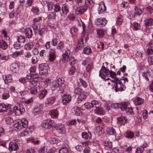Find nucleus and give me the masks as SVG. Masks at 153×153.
Instances as JSON below:
<instances>
[{"label": "nucleus", "mask_w": 153, "mask_h": 153, "mask_svg": "<svg viewBox=\"0 0 153 153\" xmlns=\"http://www.w3.org/2000/svg\"><path fill=\"white\" fill-rule=\"evenodd\" d=\"M64 82V81L60 78L53 81L52 83V90H54L56 88H58L59 90V92L60 93H63L65 88Z\"/></svg>", "instance_id": "f257e3e1"}, {"label": "nucleus", "mask_w": 153, "mask_h": 153, "mask_svg": "<svg viewBox=\"0 0 153 153\" xmlns=\"http://www.w3.org/2000/svg\"><path fill=\"white\" fill-rule=\"evenodd\" d=\"M28 121L25 118L21 120L19 119L15 121L14 124V127L20 129L22 128H26L28 126Z\"/></svg>", "instance_id": "f03ea898"}, {"label": "nucleus", "mask_w": 153, "mask_h": 153, "mask_svg": "<svg viewBox=\"0 0 153 153\" xmlns=\"http://www.w3.org/2000/svg\"><path fill=\"white\" fill-rule=\"evenodd\" d=\"M29 85L30 87L29 90L30 93L32 94H36L40 88L39 85H37V82L33 80H31Z\"/></svg>", "instance_id": "7ed1b4c3"}, {"label": "nucleus", "mask_w": 153, "mask_h": 153, "mask_svg": "<svg viewBox=\"0 0 153 153\" xmlns=\"http://www.w3.org/2000/svg\"><path fill=\"white\" fill-rule=\"evenodd\" d=\"M42 127L45 128H50L52 127H56L55 123L51 120H44L42 124Z\"/></svg>", "instance_id": "20e7f679"}, {"label": "nucleus", "mask_w": 153, "mask_h": 153, "mask_svg": "<svg viewBox=\"0 0 153 153\" xmlns=\"http://www.w3.org/2000/svg\"><path fill=\"white\" fill-rule=\"evenodd\" d=\"M48 69V65L46 64H41L39 65V70L40 75H44L47 73Z\"/></svg>", "instance_id": "39448f33"}, {"label": "nucleus", "mask_w": 153, "mask_h": 153, "mask_svg": "<svg viewBox=\"0 0 153 153\" xmlns=\"http://www.w3.org/2000/svg\"><path fill=\"white\" fill-rule=\"evenodd\" d=\"M111 71L106 69L105 67L103 66L101 68V70L99 71V76L101 77V78H103V76H107L109 75L110 76L111 74Z\"/></svg>", "instance_id": "423d86ee"}, {"label": "nucleus", "mask_w": 153, "mask_h": 153, "mask_svg": "<svg viewBox=\"0 0 153 153\" xmlns=\"http://www.w3.org/2000/svg\"><path fill=\"white\" fill-rule=\"evenodd\" d=\"M14 109L16 114L18 115L22 114L25 111L23 106L21 104H18L14 107Z\"/></svg>", "instance_id": "0eeeda50"}, {"label": "nucleus", "mask_w": 153, "mask_h": 153, "mask_svg": "<svg viewBox=\"0 0 153 153\" xmlns=\"http://www.w3.org/2000/svg\"><path fill=\"white\" fill-rule=\"evenodd\" d=\"M113 85L114 87L115 88V90L116 92L124 91L126 88L120 79L115 84H114Z\"/></svg>", "instance_id": "6e6552de"}, {"label": "nucleus", "mask_w": 153, "mask_h": 153, "mask_svg": "<svg viewBox=\"0 0 153 153\" xmlns=\"http://www.w3.org/2000/svg\"><path fill=\"white\" fill-rule=\"evenodd\" d=\"M56 96H51L47 98L45 102V104L46 106H50L53 104L56 99Z\"/></svg>", "instance_id": "1a4fd4ad"}, {"label": "nucleus", "mask_w": 153, "mask_h": 153, "mask_svg": "<svg viewBox=\"0 0 153 153\" xmlns=\"http://www.w3.org/2000/svg\"><path fill=\"white\" fill-rule=\"evenodd\" d=\"M71 100V97L69 94H65L62 97V102L63 105L69 103Z\"/></svg>", "instance_id": "9d476101"}, {"label": "nucleus", "mask_w": 153, "mask_h": 153, "mask_svg": "<svg viewBox=\"0 0 153 153\" xmlns=\"http://www.w3.org/2000/svg\"><path fill=\"white\" fill-rule=\"evenodd\" d=\"M10 69L13 72L16 73H18L19 70V65L15 63H13L10 65Z\"/></svg>", "instance_id": "9b49d317"}, {"label": "nucleus", "mask_w": 153, "mask_h": 153, "mask_svg": "<svg viewBox=\"0 0 153 153\" xmlns=\"http://www.w3.org/2000/svg\"><path fill=\"white\" fill-rule=\"evenodd\" d=\"M19 146L15 141L10 142L9 144V149L10 151H16L19 149Z\"/></svg>", "instance_id": "f8f14e48"}, {"label": "nucleus", "mask_w": 153, "mask_h": 153, "mask_svg": "<svg viewBox=\"0 0 153 153\" xmlns=\"http://www.w3.org/2000/svg\"><path fill=\"white\" fill-rule=\"evenodd\" d=\"M99 6L98 9L99 14L102 13L106 10V7L104 3L102 1L100 2L99 4Z\"/></svg>", "instance_id": "ddd939ff"}, {"label": "nucleus", "mask_w": 153, "mask_h": 153, "mask_svg": "<svg viewBox=\"0 0 153 153\" xmlns=\"http://www.w3.org/2000/svg\"><path fill=\"white\" fill-rule=\"evenodd\" d=\"M71 51L68 50H67L62 54V61L63 63L68 62L69 56L70 55Z\"/></svg>", "instance_id": "4468645a"}, {"label": "nucleus", "mask_w": 153, "mask_h": 153, "mask_svg": "<svg viewBox=\"0 0 153 153\" xmlns=\"http://www.w3.org/2000/svg\"><path fill=\"white\" fill-rule=\"evenodd\" d=\"M129 103L127 102H123L121 103H117L116 105L118 108H120L122 111H124L127 108Z\"/></svg>", "instance_id": "2eb2a0df"}, {"label": "nucleus", "mask_w": 153, "mask_h": 153, "mask_svg": "<svg viewBox=\"0 0 153 153\" xmlns=\"http://www.w3.org/2000/svg\"><path fill=\"white\" fill-rule=\"evenodd\" d=\"M86 6H82L78 7L75 10L76 13L77 14H81L83 13L87 10Z\"/></svg>", "instance_id": "dca6fc26"}, {"label": "nucleus", "mask_w": 153, "mask_h": 153, "mask_svg": "<svg viewBox=\"0 0 153 153\" xmlns=\"http://www.w3.org/2000/svg\"><path fill=\"white\" fill-rule=\"evenodd\" d=\"M107 22L105 19L98 18L95 21V23L97 25H101L102 27L106 24Z\"/></svg>", "instance_id": "f3484780"}, {"label": "nucleus", "mask_w": 153, "mask_h": 153, "mask_svg": "<svg viewBox=\"0 0 153 153\" xmlns=\"http://www.w3.org/2000/svg\"><path fill=\"white\" fill-rule=\"evenodd\" d=\"M2 78L5 84H8L11 82L12 80V75L8 74L6 76H3Z\"/></svg>", "instance_id": "a211bd4d"}, {"label": "nucleus", "mask_w": 153, "mask_h": 153, "mask_svg": "<svg viewBox=\"0 0 153 153\" xmlns=\"http://www.w3.org/2000/svg\"><path fill=\"white\" fill-rule=\"evenodd\" d=\"M49 114L51 117L56 118L59 115V112L57 109H54L50 111Z\"/></svg>", "instance_id": "6ab92c4d"}, {"label": "nucleus", "mask_w": 153, "mask_h": 153, "mask_svg": "<svg viewBox=\"0 0 153 153\" xmlns=\"http://www.w3.org/2000/svg\"><path fill=\"white\" fill-rule=\"evenodd\" d=\"M25 33L26 37L27 38H30L32 36V31L30 28H26L25 30Z\"/></svg>", "instance_id": "aec40b11"}, {"label": "nucleus", "mask_w": 153, "mask_h": 153, "mask_svg": "<svg viewBox=\"0 0 153 153\" xmlns=\"http://www.w3.org/2000/svg\"><path fill=\"white\" fill-rule=\"evenodd\" d=\"M20 12V11L18 10V8H16L15 10L12 11L9 13V17L12 18L16 17Z\"/></svg>", "instance_id": "412c9836"}, {"label": "nucleus", "mask_w": 153, "mask_h": 153, "mask_svg": "<svg viewBox=\"0 0 153 153\" xmlns=\"http://www.w3.org/2000/svg\"><path fill=\"white\" fill-rule=\"evenodd\" d=\"M106 131L107 134L109 135H114L116 133L115 129L112 127H107Z\"/></svg>", "instance_id": "4be33fe9"}, {"label": "nucleus", "mask_w": 153, "mask_h": 153, "mask_svg": "<svg viewBox=\"0 0 153 153\" xmlns=\"http://www.w3.org/2000/svg\"><path fill=\"white\" fill-rule=\"evenodd\" d=\"M63 13V16L66 15L68 13V6L66 4H63L62 9Z\"/></svg>", "instance_id": "5701e85b"}, {"label": "nucleus", "mask_w": 153, "mask_h": 153, "mask_svg": "<svg viewBox=\"0 0 153 153\" xmlns=\"http://www.w3.org/2000/svg\"><path fill=\"white\" fill-rule=\"evenodd\" d=\"M148 144L146 143H144L143 145L140 146V147H138L136 150V153H142L144 150V148L147 147Z\"/></svg>", "instance_id": "b1692460"}, {"label": "nucleus", "mask_w": 153, "mask_h": 153, "mask_svg": "<svg viewBox=\"0 0 153 153\" xmlns=\"http://www.w3.org/2000/svg\"><path fill=\"white\" fill-rule=\"evenodd\" d=\"M126 117H118L117 123L121 125H124L126 122Z\"/></svg>", "instance_id": "393cba45"}, {"label": "nucleus", "mask_w": 153, "mask_h": 153, "mask_svg": "<svg viewBox=\"0 0 153 153\" xmlns=\"http://www.w3.org/2000/svg\"><path fill=\"white\" fill-rule=\"evenodd\" d=\"M42 105L39 103H37L33 109V112L34 113H38L42 111Z\"/></svg>", "instance_id": "a878e982"}, {"label": "nucleus", "mask_w": 153, "mask_h": 153, "mask_svg": "<svg viewBox=\"0 0 153 153\" xmlns=\"http://www.w3.org/2000/svg\"><path fill=\"white\" fill-rule=\"evenodd\" d=\"M72 112L76 115H80L81 114L80 108L79 107H75L73 108Z\"/></svg>", "instance_id": "bb28decb"}, {"label": "nucleus", "mask_w": 153, "mask_h": 153, "mask_svg": "<svg viewBox=\"0 0 153 153\" xmlns=\"http://www.w3.org/2000/svg\"><path fill=\"white\" fill-rule=\"evenodd\" d=\"M94 111L95 113L99 115H102L105 113V111L101 108L100 107L95 108Z\"/></svg>", "instance_id": "cd10ccee"}, {"label": "nucleus", "mask_w": 153, "mask_h": 153, "mask_svg": "<svg viewBox=\"0 0 153 153\" xmlns=\"http://www.w3.org/2000/svg\"><path fill=\"white\" fill-rule=\"evenodd\" d=\"M10 108L9 106H7L4 103L0 104V112H5Z\"/></svg>", "instance_id": "c85d7f7f"}, {"label": "nucleus", "mask_w": 153, "mask_h": 153, "mask_svg": "<svg viewBox=\"0 0 153 153\" xmlns=\"http://www.w3.org/2000/svg\"><path fill=\"white\" fill-rule=\"evenodd\" d=\"M91 105H92V108L94 107L96 108L101 106V104L100 102L97 101L93 100L91 101Z\"/></svg>", "instance_id": "c756f323"}, {"label": "nucleus", "mask_w": 153, "mask_h": 153, "mask_svg": "<svg viewBox=\"0 0 153 153\" xmlns=\"http://www.w3.org/2000/svg\"><path fill=\"white\" fill-rule=\"evenodd\" d=\"M48 57L50 61L51 62L54 61L56 57L55 53L53 52H50L49 54Z\"/></svg>", "instance_id": "7c9ffc66"}, {"label": "nucleus", "mask_w": 153, "mask_h": 153, "mask_svg": "<svg viewBox=\"0 0 153 153\" xmlns=\"http://www.w3.org/2000/svg\"><path fill=\"white\" fill-rule=\"evenodd\" d=\"M144 100L142 99L137 97L134 101L135 104L136 105H140L142 104Z\"/></svg>", "instance_id": "2f4dec72"}, {"label": "nucleus", "mask_w": 153, "mask_h": 153, "mask_svg": "<svg viewBox=\"0 0 153 153\" xmlns=\"http://www.w3.org/2000/svg\"><path fill=\"white\" fill-rule=\"evenodd\" d=\"M83 39H81V40L79 41V44L77 45L75 49V51H77L81 49L83 46Z\"/></svg>", "instance_id": "473e14b6"}, {"label": "nucleus", "mask_w": 153, "mask_h": 153, "mask_svg": "<svg viewBox=\"0 0 153 153\" xmlns=\"http://www.w3.org/2000/svg\"><path fill=\"white\" fill-rule=\"evenodd\" d=\"M39 77V76L37 74H29L27 76V79H37Z\"/></svg>", "instance_id": "72a5a7b5"}, {"label": "nucleus", "mask_w": 153, "mask_h": 153, "mask_svg": "<svg viewBox=\"0 0 153 153\" xmlns=\"http://www.w3.org/2000/svg\"><path fill=\"white\" fill-rule=\"evenodd\" d=\"M32 27L33 29L34 30V32L35 33H37L38 32L39 29V28L40 26L38 22H36L35 23H33L32 25Z\"/></svg>", "instance_id": "f704fd0d"}, {"label": "nucleus", "mask_w": 153, "mask_h": 153, "mask_svg": "<svg viewBox=\"0 0 153 153\" xmlns=\"http://www.w3.org/2000/svg\"><path fill=\"white\" fill-rule=\"evenodd\" d=\"M7 45L6 42L3 40H0V48L3 49H6L7 47Z\"/></svg>", "instance_id": "c9c22d12"}, {"label": "nucleus", "mask_w": 153, "mask_h": 153, "mask_svg": "<svg viewBox=\"0 0 153 153\" xmlns=\"http://www.w3.org/2000/svg\"><path fill=\"white\" fill-rule=\"evenodd\" d=\"M134 9L135 10V12L134 15V16H135L136 15H138L140 16L143 13V10L139 8L136 7H135Z\"/></svg>", "instance_id": "e433bc0d"}, {"label": "nucleus", "mask_w": 153, "mask_h": 153, "mask_svg": "<svg viewBox=\"0 0 153 153\" xmlns=\"http://www.w3.org/2000/svg\"><path fill=\"white\" fill-rule=\"evenodd\" d=\"M88 142H85L83 143V145H85V146H86V148L85 149H84L83 150L84 152V153H90V150L91 149L90 148L87 146H88Z\"/></svg>", "instance_id": "4c0bfd02"}, {"label": "nucleus", "mask_w": 153, "mask_h": 153, "mask_svg": "<svg viewBox=\"0 0 153 153\" xmlns=\"http://www.w3.org/2000/svg\"><path fill=\"white\" fill-rule=\"evenodd\" d=\"M47 91L46 90L44 89L39 94V97L40 99H42L46 95Z\"/></svg>", "instance_id": "58836bf2"}, {"label": "nucleus", "mask_w": 153, "mask_h": 153, "mask_svg": "<svg viewBox=\"0 0 153 153\" xmlns=\"http://www.w3.org/2000/svg\"><path fill=\"white\" fill-rule=\"evenodd\" d=\"M124 111L128 114L132 115L134 114L133 109L131 107H127Z\"/></svg>", "instance_id": "ea45409f"}, {"label": "nucleus", "mask_w": 153, "mask_h": 153, "mask_svg": "<svg viewBox=\"0 0 153 153\" xmlns=\"http://www.w3.org/2000/svg\"><path fill=\"white\" fill-rule=\"evenodd\" d=\"M33 46V43L32 42H30L25 44V48L27 50H29L32 48Z\"/></svg>", "instance_id": "a19ab883"}, {"label": "nucleus", "mask_w": 153, "mask_h": 153, "mask_svg": "<svg viewBox=\"0 0 153 153\" xmlns=\"http://www.w3.org/2000/svg\"><path fill=\"white\" fill-rule=\"evenodd\" d=\"M87 96L86 93L82 92L78 96V99L80 101H82L86 99Z\"/></svg>", "instance_id": "79ce46f5"}, {"label": "nucleus", "mask_w": 153, "mask_h": 153, "mask_svg": "<svg viewBox=\"0 0 153 153\" xmlns=\"http://www.w3.org/2000/svg\"><path fill=\"white\" fill-rule=\"evenodd\" d=\"M153 23V19L151 18H148L146 20V22L145 23L146 26L151 25H152Z\"/></svg>", "instance_id": "37998d69"}, {"label": "nucleus", "mask_w": 153, "mask_h": 153, "mask_svg": "<svg viewBox=\"0 0 153 153\" xmlns=\"http://www.w3.org/2000/svg\"><path fill=\"white\" fill-rule=\"evenodd\" d=\"M27 141H30L34 144H38L40 141L39 140H35V139L34 138H29L28 139Z\"/></svg>", "instance_id": "c03bdc74"}, {"label": "nucleus", "mask_w": 153, "mask_h": 153, "mask_svg": "<svg viewBox=\"0 0 153 153\" xmlns=\"http://www.w3.org/2000/svg\"><path fill=\"white\" fill-rule=\"evenodd\" d=\"M90 135V133H87L86 132H83L82 134V138L85 139V140L90 139L91 138Z\"/></svg>", "instance_id": "a18cd8bd"}, {"label": "nucleus", "mask_w": 153, "mask_h": 153, "mask_svg": "<svg viewBox=\"0 0 153 153\" xmlns=\"http://www.w3.org/2000/svg\"><path fill=\"white\" fill-rule=\"evenodd\" d=\"M134 135V133L131 131H127L126 133V137L128 139H132Z\"/></svg>", "instance_id": "49530a36"}, {"label": "nucleus", "mask_w": 153, "mask_h": 153, "mask_svg": "<svg viewBox=\"0 0 153 153\" xmlns=\"http://www.w3.org/2000/svg\"><path fill=\"white\" fill-rule=\"evenodd\" d=\"M17 41L19 43H24L25 41V37L23 36H20L18 37Z\"/></svg>", "instance_id": "de8ad7c7"}, {"label": "nucleus", "mask_w": 153, "mask_h": 153, "mask_svg": "<svg viewBox=\"0 0 153 153\" xmlns=\"http://www.w3.org/2000/svg\"><path fill=\"white\" fill-rule=\"evenodd\" d=\"M56 14L54 12H51L48 15V19H54L56 18Z\"/></svg>", "instance_id": "09e8293b"}, {"label": "nucleus", "mask_w": 153, "mask_h": 153, "mask_svg": "<svg viewBox=\"0 0 153 153\" xmlns=\"http://www.w3.org/2000/svg\"><path fill=\"white\" fill-rule=\"evenodd\" d=\"M91 52V50L89 47L85 48L83 50V53L87 55L89 54Z\"/></svg>", "instance_id": "8fccbe9b"}, {"label": "nucleus", "mask_w": 153, "mask_h": 153, "mask_svg": "<svg viewBox=\"0 0 153 153\" xmlns=\"http://www.w3.org/2000/svg\"><path fill=\"white\" fill-rule=\"evenodd\" d=\"M123 21V16L122 15H119L117 20V24L118 25H120Z\"/></svg>", "instance_id": "3c124183"}, {"label": "nucleus", "mask_w": 153, "mask_h": 153, "mask_svg": "<svg viewBox=\"0 0 153 153\" xmlns=\"http://www.w3.org/2000/svg\"><path fill=\"white\" fill-rule=\"evenodd\" d=\"M76 71V69L75 67L74 66H72L69 70V74L71 75H74Z\"/></svg>", "instance_id": "603ef678"}, {"label": "nucleus", "mask_w": 153, "mask_h": 153, "mask_svg": "<svg viewBox=\"0 0 153 153\" xmlns=\"http://www.w3.org/2000/svg\"><path fill=\"white\" fill-rule=\"evenodd\" d=\"M97 34L99 37H102L104 35V31L102 30L99 29L97 31Z\"/></svg>", "instance_id": "864d4df0"}, {"label": "nucleus", "mask_w": 153, "mask_h": 153, "mask_svg": "<svg viewBox=\"0 0 153 153\" xmlns=\"http://www.w3.org/2000/svg\"><path fill=\"white\" fill-rule=\"evenodd\" d=\"M142 75L146 80L149 81L148 77L150 76L149 72L146 71V72H143Z\"/></svg>", "instance_id": "5fc2aeb1"}, {"label": "nucleus", "mask_w": 153, "mask_h": 153, "mask_svg": "<svg viewBox=\"0 0 153 153\" xmlns=\"http://www.w3.org/2000/svg\"><path fill=\"white\" fill-rule=\"evenodd\" d=\"M54 11L55 12H58L61 9L60 4L59 3H56L54 5Z\"/></svg>", "instance_id": "6e6d98bb"}, {"label": "nucleus", "mask_w": 153, "mask_h": 153, "mask_svg": "<svg viewBox=\"0 0 153 153\" xmlns=\"http://www.w3.org/2000/svg\"><path fill=\"white\" fill-rule=\"evenodd\" d=\"M140 25L137 22H134L133 24V28L135 30H139L140 27Z\"/></svg>", "instance_id": "4d7b16f0"}, {"label": "nucleus", "mask_w": 153, "mask_h": 153, "mask_svg": "<svg viewBox=\"0 0 153 153\" xmlns=\"http://www.w3.org/2000/svg\"><path fill=\"white\" fill-rule=\"evenodd\" d=\"M47 6L48 11L51 10L53 7V3L51 2H48L47 3Z\"/></svg>", "instance_id": "13d9d810"}, {"label": "nucleus", "mask_w": 153, "mask_h": 153, "mask_svg": "<svg viewBox=\"0 0 153 153\" xmlns=\"http://www.w3.org/2000/svg\"><path fill=\"white\" fill-rule=\"evenodd\" d=\"M59 153H69V152L68 149L66 147H64L59 150Z\"/></svg>", "instance_id": "bf43d9fd"}, {"label": "nucleus", "mask_w": 153, "mask_h": 153, "mask_svg": "<svg viewBox=\"0 0 153 153\" xmlns=\"http://www.w3.org/2000/svg\"><path fill=\"white\" fill-rule=\"evenodd\" d=\"M59 140L55 138H51L49 141L51 143L53 144L57 143L59 142Z\"/></svg>", "instance_id": "052dcab7"}, {"label": "nucleus", "mask_w": 153, "mask_h": 153, "mask_svg": "<svg viewBox=\"0 0 153 153\" xmlns=\"http://www.w3.org/2000/svg\"><path fill=\"white\" fill-rule=\"evenodd\" d=\"M64 47V44L62 42H60L58 44V45L56 47V48L58 49L62 50L63 49Z\"/></svg>", "instance_id": "680f3d73"}, {"label": "nucleus", "mask_w": 153, "mask_h": 153, "mask_svg": "<svg viewBox=\"0 0 153 153\" xmlns=\"http://www.w3.org/2000/svg\"><path fill=\"white\" fill-rule=\"evenodd\" d=\"M82 92V89L79 88H77L75 89L74 92L76 94L79 95Z\"/></svg>", "instance_id": "e2e57ef3"}, {"label": "nucleus", "mask_w": 153, "mask_h": 153, "mask_svg": "<svg viewBox=\"0 0 153 153\" xmlns=\"http://www.w3.org/2000/svg\"><path fill=\"white\" fill-rule=\"evenodd\" d=\"M69 64L70 65L74 64L75 63V59L74 57H71L69 58Z\"/></svg>", "instance_id": "0e129e2a"}, {"label": "nucleus", "mask_w": 153, "mask_h": 153, "mask_svg": "<svg viewBox=\"0 0 153 153\" xmlns=\"http://www.w3.org/2000/svg\"><path fill=\"white\" fill-rule=\"evenodd\" d=\"M79 81L83 86L85 88H86L87 86L88 85L87 83L82 79L81 78L79 79Z\"/></svg>", "instance_id": "69168bd1"}, {"label": "nucleus", "mask_w": 153, "mask_h": 153, "mask_svg": "<svg viewBox=\"0 0 153 153\" xmlns=\"http://www.w3.org/2000/svg\"><path fill=\"white\" fill-rule=\"evenodd\" d=\"M31 10L33 13L36 14H37L39 11V8L36 7H33Z\"/></svg>", "instance_id": "338daca9"}, {"label": "nucleus", "mask_w": 153, "mask_h": 153, "mask_svg": "<svg viewBox=\"0 0 153 153\" xmlns=\"http://www.w3.org/2000/svg\"><path fill=\"white\" fill-rule=\"evenodd\" d=\"M146 10L148 13L150 14L153 13V9L151 6H148Z\"/></svg>", "instance_id": "774afa93"}]
</instances>
